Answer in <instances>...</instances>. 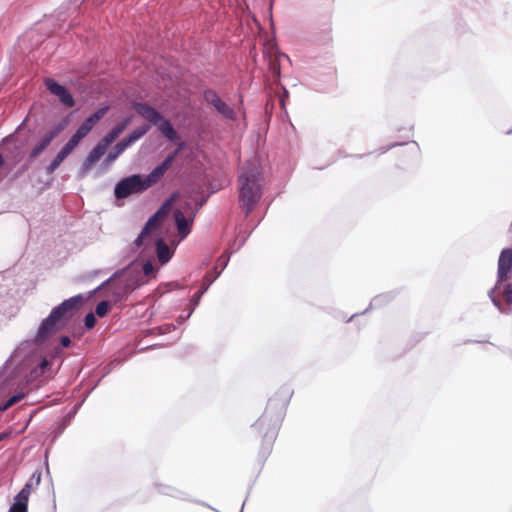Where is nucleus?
<instances>
[{"mask_svg": "<svg viewBox=\"0 0 512 512\" xmlns=\"http://www.w3.org/2000/svg\"><path fill=\"white\" fill-rule=\"evenodd\" d=\"M263 176L261 168L255 162H249L241 168L238 177V199L240 207L248 216L262 197Z\"/></svg>", "mask_w": 512, "mask_h": 512, "instance_id": "1", "label": "nucleus"}, {"mask_svg": "<svg viewBox=\"0 0 512 512\" xmlns=\"http://www.w3.org/2000/svg\"><path fill=\"white\" fill-rule=\"evenodd\" d=\"M285 407V400L277 401L276 399H269L264 413L253 425L259 434H263L268 448H271L276 438L278 426L283 418Z\"/></svg>", "mask_w": 512, "mask_h": 512, "instance_id": "2", "label": "nucleus"}, {"mask_svg": "<svg viewBox=\"0 0 512 512\" xmlns=\"http://www.w3.org/2000/svg\"><path fill=\"white\" fill-rule=\"evenodd\" d=\"M133 109L145 120L155 125L159 132L170 141H176L178 134L171 123L166 120L156 109L146 103H134Z\"/></svg>", "mask_w": 512, "mask_h": 512, "instance_id": "3", "label": "nucleus"}, {"mask_svg": "<svg viewBox=\"0 0 512 512\" xmlns=\"http://www.w3.org/2000/svg\"><path fill=\"white\" fill-rule=\"evenodd\" d=\"M131 121V116L125 118L122 122L112 128L111 131L97 143V145L89 152L85 159L84 168L86 170L90 169L96 162L100 160V158L106 153L108 147L119 137L120 134L123 133Z\"/></svg>", "mask_w": 512, "mask_h": 512, "instance_id": "4", "label": "nucleus"}, {"mask_svg": "<svg viewBox=\"0 0 512 512\" xmlns=\"http://www.w3.org/2000/svg\"><path fill=\"white\" fill-rule=\"evenodd\" d=\"M149 188L142 175L135 174L120 180L114 189L117 199H124L132 194H140Z\"/></svg>", "mask_w": 512, "mask_h": 512, "instance_id": "5", "label": "nucleus"}, {"mask_svg": "<svg viewBox=\"0 0 512 512\" xmlns=\"http://www.w3.org/2000/svg\"><path fill=\"white\" fill-rule=\"evenodd\" d=\"M174 199L175 195H173L170 199L166 200L162 204V206L157 210V212L152 217L149 218L142 232L135 240V245L137 247H140L144 243V240L146 239L147 236L150 235L152 231L158 229L161 226V224L163 223V221L165 220V218L167 217L171 210Z\"/></svg>", "mask_w": 512, "mask_h": 512, "instance_id": "6", "label": "nucleus"}, {"mask_svg": "<svg viewBox=\"0 0 512 512\" xmlns=\"http://www.w3.org/2000/svg\"><path fill=\"white\" fill-rule=\"evenodd\" d=\"M498 281L494 289L491 290L490 297L492 302L498 308L501 307L500 300L493 296V293L499 288L500 283L512 278V248L502 250L498 259Z\"/></svg>", "mask_w": 512, "mask_h": 512, "instance_id": "7", "label": "nucleus"}, {"mask_svg": "<svg viewBox=\"0 0 512 512\" xmlns=\"http://www.w3.org/2000/svg\"><path fill=\"white\" fill-rule=\"evenodd\" d=\"M82 303L83 297L81 295L73 296L63 301L60 305L53 308L49 316L51 317V319L59 323L62 320H66L72 317L73 314L82 305Z\"/></svg>", "mask_w": 512, "mask_h": 512, "instance_id": "8", "label": "nucleus"}, {"mask_svg": "<svg viewBox=\"0 0 512 512\" xmlns=\"http://www.w3.org/2000/svg\"><path fill=\"white\" fill-rule=\"evenodd\" d=\"M204 99L205 101L212 105L215 110L221 114L223 117L229 120H236L237 115L233 108H231L226 102H224L216 91L212 89H208L204 91Z\"/></svg>", "mask_w": 512, "mask_h": 512, "instance_id": "9", "label": "nucleus"}, {"mask_svg": "<svg viewBox=\"0 0 512 512\" xmlns=\"http://www.w3.org/2000/svg\"><path fill=\"white\" fill-rule=\"evenodd\" d=\"M45 86L49 92L58 97L60 102L66 107H73L75 104L74 98L71 93L54 79L48 78L45 80Z\"/></svg>", "mask_w": 512, "mask_h": 512, "instance_id": "10", "label": "nucleus"}, {"mask_svg": "<svg viewBox=\"0 0 512 512\" xmlns=\"http://www.w3.org/2000/svg\"><path fill=\"white\" fill-rule=\"evenodd\" d=\"M64 128L65 124L59 123L49 132L45 133L40 139L39 143L36 144L35 147L31 150L30 157L36 158L40 153H42L50 145L52 140L64 130Z\"/></svg>", "mask_w": 512, "mask_h": 512, "instance_id": "11", "label": "nucleus"}, {"mask_svg": "<svg viewBox=\"0 0 512 512\" xmlns=\"http://www.w3.org/2000/svg\"><path fill=\"white\" fill-rule=\"evenodd\" d=\"M58 323L51 319L50 316H48L46 319H44L38 329V332L35 336V343L36 344H42L44 343L53 333L56 332Z\"/></svg>", "mask_w": 512, "mask_h": 512, "instance_id": "12", "label": "nucleus"}, {"mask_svg": "<svg viewBox=\"0 0 512 512\" xmlns=\"http://www.w3.org/2000/svg\"><path fill=\"white\" fill-rule=\"evenodd\" d=\"M31 493V484L27 483L15 497V502L9 512H28V501Z\"/></svg>", "mask_w": 512, "mask_h": 512, "instance_id": "13", "label": "nucleus"}, {"mask_svg": "<svg viewBox=\"0 0 512 512\" xmlns=\"http://www.w3.org/2000/svg\"><path fill=\"white\" fill-rule=\"evenodd\" d=\"M108 109V107L98 109L94 114L85 119L77 131L85 138L93 127L105 116Z\"/></svg>", "mask_w": 512, "mask_h": 512, "instance_id": "14", "label": "nucleus"}, {"mask_svg": "<svg viewBox=\"0 0 512 512\" xmlns=\"http://www.w3.org/2000/svg\"><path fill=\"white\" fill-rule=\"evenodd\" d=\"M174 217L179 235L182 238L186 237L190 232L189 221L184 216V213L180 210H176L174 212Z\"/></svg>", "mask_w": 512, "mask_h": 512, "instance_id": "15", "label": "nucleus"}, {"mask_svg": "<svg viewBox=\"0 0 512 512\" xmlns=\"http://www.w3.org/2000/svg\"><path fill=\"white\" fill-rule=\"evenodd\" d=\"M156 252L161 264H166L172 256L169 246L162 239H158L156 242Z\"/></svg>", "mask_w": 512, "mask_h": 512, "instance_id": "16", "label": "nucleus"}, {"mask_svg": "<svg viewBox=\"0 0 512 512\" xmlns=\"http://www.w3.org/2000/svg\"><path fill=\"white\" fill-rule=\"evenodd\" d=\"M127 148L128 146L123 142V140L119 141L105 158V164L109 165L113 163Z\"/></svg>", "mask_w": 512, "mask_h": 512, "instance_id": "17", "label": "nucleus"}, {"mask_svg": "<svg viewBox=\"0 0 512 512\" xmlns=\"http://www.w3.org/2000/svg\"><path fill=\"white\" fill-rule=\"evenodd\" d=\"M149 130V126H143L133 130L127 137L123 139V142L129 147L134 142L139 140L142 136H144Z\"/></svg>", "mask_w": 512, "mask_h": 512, "instance_id": "18", "label": "nucleus"}, {"mask_svg": "<svg viewBox=\"0 0 512 512\" xmlns=\"http://www.w3.org/2000/svg\"><path fill=\"white\" fill-rule=\"evenodd\" d=\"M165 172L166 171H164L163 168L160 165H158L151 171L150 174H148L147 176H143V178L145 179L146 184H149L150 188L152 185L159 181V179L165 174Z\"/></svg>", "mask_w": 512, "mask_h": 512, "instance_id": "19", "label": "nucleus"}, {"mask_svg": "<svg viewBox=\"0 0 512 512\" xmlns=\"http://www.w3.org/2000/svg\"><path fill=\"white\" fill-rule=\"evenodd\" d=\"M70 153L63 147L47 167L48 173H53Z\"/></svg>", "mask_w": 512, "mask_h": 512, "instance_id": "20", "label": "nucleus"}, {"mask_svg": "<svg viewBox=\"0 0 512 512\" xmlns=\"http://www.w3.org/2000/svg\"><path fill=\"white\" fill-rule=\"evenodd\" d=\"M269 71L271 72L275 81L280 77V63L277 56H271L269 58Z\"/></svg>", "mask_w": 512, "mask_h": 512, "instance_id": "21", "label": "nucleus"}, {"mask_svg": "<svg viewBox=\"0 0 512 512\" xmlns=\"http://www.w3.org/2000/svg\"><path fill=\"white\" fill-rule=\"evenodd\" d=\"M83 138L84 137L78 131H76L75 134H73L69 141L64 145V148L69 153H71L78 146V144Z\"/></svg>", "mask_w": 512, "mask_h": 512, "instance_id": "22", "label": "nucleus"}, {"mask_svg": "<svg viewBox=\"0 0 512 512\" xmlns=\"http://www.w3.org/2000/svg\"><path fill=\"white\" fill-rule=\"evenodd\" d=\"M183 143L179 144V147L177 150H175L173 153L168 155L166 159L160 164V166L163 168L164 171H167L173 164L176 155L179 153V151L182 149Z\"/></svg>", "mask_w": 512, "mask_h": 512, "instance_id": "23", "label": "nucleus"}, {"mask_svg": "<svg viewBox=\"0 0 512 512\" xmlns=\"http://www.w3.org/2000/svg\"><path fill=\"white\" fill-rule=\"evenodd\" d=\"M25 394L24 393H17L15 395H13L12 397H10L7 402L2 406L0 407V410L1 411H5L7 410L8 408H10L11 406H13L14 404L18 403L19 401H21L23 398H24Z\"/></svg>", "mask_w": 512, "mask_h": 512, "instance_id": "24", "label": "nucleus"}, {"mask_svg": "<svg viewBox=\"0 0 512 512\" xmlns=\"http://www.w3.org/2000/svg\"><path fill=\"white\" fill-rule=\"evenodd\" d=\"M109 309H110L109 302L101 301L100 303L97 304L96 309H95V313L99 317H104L108 313Z\"/></svg>", "mask_w": 512, "mask_h": 512, "instance_id": "25", "label": "nucleus"}, {"mask_svg": "<svg viewBox=\"0 0 512 512\" xmlns=\"http://www.w3.org/2000/svg\"><path fill=\"white\" fill-rule=\"evenodd\" d=\"M502 295L507 304H512V284H506L504 286Z\"/></svg>", "mask_w": 512, "mask_h": 512, "instance_id": "26", "label": "nucleus"}, {"mask_svg": "<svg viewBox=\"0 0 512 512\" xmlns=\"http://www.w3.org/2000/svg\"><path fill=\"white\" fill-rule=\"evenodd\" d=\"M85 326L87 329H92L96 324V318L93 313H88L84 319Z\"/></svg>", "mask_w": 512, "mask_h": 512, "instance_id": "27", "label": "nucleus"}, {"mask_svg": "<svg viewBox=\"0 0 512 512\" xmlns=\"http://www.w3.org/2000/svg\"><path fill=\"white\" fill-rule=\"evenodd\" d=\"M143 272L146 276H149L151 275L153 272H154V266L152 263L150 262H146L144 265H143Z\"/></svg>", "mask_w": 512, "mask_h": 512, "instance_id": "28", "label": "nucleus"}, {"mask_svg": "<svg viewBox=\"0 0 512 512\" xmlns=\"http://www.w3.org/2000/svg\"><path fill=\"white\" fill-rule=\"evenodd\" d=\"M60 343H61V345H62L63 347H68V346H70V344H71V340H70V338H69V337H67V336H63V337H61V339H60Z\"/></svg>", "mask_w": 512, "mask_h": 512, "instance_id": "29", "label": "nucleus"}, {"mask_svg": "<svg viewBox=\"0 0 512 512\" xmlns=\"http://www.w3.org/2000/svg\"><path fill=\"white\" fill-rule=\"evenodd\" d=\"M40 366L41 368H46L48 366V361L46 359H43Z\"/></svg>", "mask_w": 512, "mask_h": 512, "instance_id": "30", "label": "nucleus"}, {"mask_svg": "<svg viewBox=\"0 0 512 512\" xmlns=\"http://www.w3.org/2000/svg\"><path fill=\"white\" fill-rule=\"evenodd\" d=\"M202 293H203L202 291H198V292L194 295V297H196V299H199V298L201 297Z\"/></svg>", "mask_w": 512, "mask_h": 512, "instance_id": "31", "label": "nucleus"}, {"mask_svg": "<svg viewBox=\"0 0 512 512\" xmlns=\"http://www.w3.org/2000/svg\"><path fill=\"white\" fill-rule=\"evenodd\" d=\"M4 165V158L3 156L0 154V167H2Z\"/></svg>", "mask_w": 512, "mask_h": 512, "instance_id": "32", "label": "nucleus"}, {"mask_svg": "<svg viewBox=\"0 0 512 512\" xmlns=\"http://www.w3.org/2000/svg\"><path fill=\"white\" fill-rule=\"evenodd\" d=\"M5 434L0 435V441L5 437Z\"/></svg>", "mask_w": 512, "mask_h": 512, "instance_id": "33", "label": "nucleus"}]
</instances>
